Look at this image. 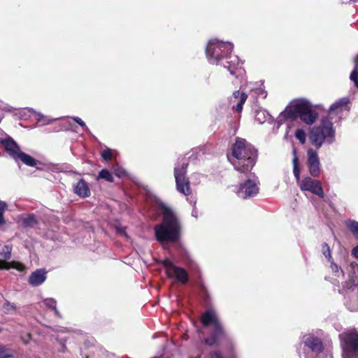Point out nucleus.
<instances>
[{
  "instance_id": "1",
  "label": "nucleus",
  "mask_w": 358,
  "mask_h": 358,
  "mask_svg": "<svg viewBox=\"0 0 358 358\" xmlns=\"http://www.w3.org/2000/svg\"><path fill=\"white\" fill-rule=\"evenodd\" d=\"M233 49L234 45L230 42L210 39L206 48V55L210 64L222 66L238 78L242 73L241 66L238 57L231 54Z\"/></svg>"
},
{
  "instance_id": "2",
  "label": "nucleus",
  "mask_w": 358,
  "mask_h": 358,
  "mask_svg": "<svg viewBox=\"0 0 358 358\" xmlns=\"http://www.w3.org/2000/svg\"><path fill=\"white\" fill-rule=\"evenodd\" d=\"M158 210L162 216V222L154 227L156 240L162 243H175L180 238L181 224L173 210L164 203L159 204Z\"/></svg>"
},
{
  "instance_id": "3",
  "label": "nucleus",
  "mask_w": 358,
  "mask_h": 358,
  "mask_svg": "<svg viewBox=\"0 0 358 358\" xmlns=\"http://www.w3.org/2000/svg\"><path fill=\"white\" fill-rule=\"evenodd\" d=\"M228 160L234 169L241 174H247L256 164L257 150L245 139L236 137Z\"/></svg>"
},
{
  "instance_id": "4",
  "label": "nucleus",
  "mask_w": 358,
  "mask_h": 358,
  "mask_svg": "<svg viewBox=\"0 0 358 358\" xmlns=\"http://www.w3.org/2000/svg\"><path fill=\"white\" fill-rule=\"evenodd\" d=\"M296 352L300 358H333L331 346L313 334L301 337Z\"/></svg>"
},
{
  "instance_id": "5",
  "label": "nucleus",
  "mask_w": 358,
  "mask_h": 358,
  "mask_svg": "<svg viewBox=\"0 0 358 358\" xmlns=\"http://www.w3.org/2000/svg\"><path fill=\"white\" fill-rule=\"evenodd\" d=\"M318 117L317 113L313 108L312 104L307 99L294 100L278 117L281 122L286 120H294L299 118L308 125L313 124Z\"/></svg>"
},
{
  "instance_id": "6",
  "label": "nucleus",
  "mask_w": 358,
  "mask_h": 358,
  "mask_svg": "<svg viewBox=\"0 0 358 358\" xmlns=\"http://www.w3.org/2000/svg\"><path fill=\"white\" fill-rule=\"evenodd\" d=\"M336 131L333 122L328 117H323L318 126L313 127L309 132V141L317 150L324 143L332 144L335 141Z\"/></svg>"
},
{
  "instance_id": "7",
  "label": "nucleus",
  "mask_w": 358,
  "mask_h": 358,
  "mask_svg": "<svg viewBox=\"0 0 358 358\" xmlns=\"http://www.w3.org/2000/svg\"><path fill=\"white\" fill-rule=\"evenodd\" d=\"M343 358H358V331L350 330L339 335Z\"/></svg>"
},
{
  "instance_id": "8",
  "label": "nucleus",
  "mask_w": 358,
  "mask_h": 358,
  "mask_svg": "<svg viewBox=\"0 0 358 358\" xmlns=\"http://www.w3.org/2000/svg\"><path fill=\"white\" fill-rule=\"evenodd\" d=\"M188 165V159L182 157L177 162L174 168V177L177 190L185 195H189L191 192L189 180L186 176Z\"/></svg>"
},
{
  "instance_id": "9",
  "label": "nucleus",
  "mask_w": 358,
  "mask_h": 358,
  "mask_svg": "<svg viewBox=\"0 0 358 358\" xmlns=\"http://www.w3.org/2000/svg\"><path fill=\"white\" fill-rule=\"evenodd\" d=\"M338 292L344 297V303L350 311L358 310V282L349 280L345 282Z\"/></svg>"
},
{
  "instance_id": "10",
  "label": "nucleus",
  "mask_w": 358,
  "mask_h": 358,
  "mask_svg": "<svg viewBox=\"0 0 358 358\" xmlns=\"http://www.w3.org/2000/svg\"><path fill=\"white\" fill-rule=\"evenodd\" d=\"M244 175L248 178L240 185L237 194L240 198L246 199L258 194L259 182L258 177L251 171Z\"/></svg>"
},
{
  "instance_id": "11",
  "label": "nucleus",
  "mask_w": 358,
  "mask_h": 358,
  "mask_svg": "<svg viewBox=\"0 0 358 358\" xmlns=\"http://www.w3.org/2000/svg\"><path fill=\"white\" fill-rule=\"evenodd\" d=\"M164 267L166 273L169 278H173L181 284H186L189 280L187 272L183 268L176 266L170 259H165L161 261Z\"/></svg>"
},
{
  "instance_id": "12",
  "label": "nucleus",
  "mask_w": 358,
  "mask_h": 358,
  "mask_svg": "<svg viewBox=\"0 0 358 358\" xmlns=\"http://www.w3.org/2000/svg\"><path fill=\"white\" fill-rule=\"evenodd\" d=\"M299 187L301 191L310 192L320 198L324 197L322 184L317 180L313 179L310 177H306L301 181Z\"/></svg>"
},
{
  "instance_id": "13",
  "label": "nucleus",
  "mask_w": 358,
  "mask_h": 358,
  "mask_svg": "<svg viewBox=\"0 0 358 358\" xmlns=\"http://www.w3.org/2000/svg\"><path fill=\"white\" fill-rule=\"evenodd\" d=\"M229 337L222 324L213 327L210 336L204 339V343L208 346H218L221 340H226Z\"/></svg>"
},
{
  "instance_id": "14",
  "label": "nucleus",
  "mask_w": 358,
  "mask_h": 358,
  "mask_svg": "<svg viewBox=\"0 0 358 358\" xmlns=\"http://www.w3.org/2000/svg\"><path fill=\"white\" fill-rule=\"evenodd\" d=\"M307 165L313 177H318L321 173V164L316 150L310 148L307 150Z\"/></svg>"
},
{
  "instance_id": "15",
  "label": "nucleus",
  "mask_w": 358,
  "mask_h": 358,
  "mask_svg": "<svg viewBox=\"0 0 358 358\" xmlns=\"http://www.w3.org/2000/svg\"><path fill=\"white\" fill-rule=\"evenodd\" d=\"M329 263L330 264L329 267L331 271V276L327 277L326 279L327 280L329 278V280L332 284L340 287V284L343 285L345 282L344 281V271L340 266L334 262V260Z\"/></svg>"
},
{
  "instance_id": "16",
  "label": "nucleus",
  "mask_w": 358,
  "mask_h": 358,
  "mask_svg": "<svg viewBox=\"0 0 358 358\" xmlns=\"http://www.w3.org/2000/svg\"><path fill=\"white\" fill-rule=\"evenodd\" d=\"M201 322L203 327H208L210 325L215 327L222 324L217 311L212 308L207 309L201 315Z\"/></svg>"
},
{
  "instance_id": "17",
  "label": "nucleus",
  "mask_w": 358,
  "mask_h": 358,
  "mask_svg": "<svg viewBox=\"0 0 358 358\" xmlns=\"http://www.w3.org/2000/svg\"><path fill=\"white\" fill-rule=\"evenodd\" d=\"M0 143L9 155L16 160V156L20 152V148L13 138L6 135L5 138H0Z\"/></svg>"
},
{
  "instance_id": "18",
  "label": "nucleus",
  "mask_w": 358,
  "mask_h": 358,
  "mask_svg": "<svg viewBox=\"0 0 358 358\" xmlns=\"http://www.w3.org/2000/svg\"><path fill=\"white\" fill-rule=\"evenodd\" d=\"M46 278V271L43 268L37 269L29 277V283L34 287H37L43 284Z\"/></svg>"
},
{
  "instance_id": "19",
  "label": "nucleus",
  "mask_w": 358,
  "mask_h": 358,
  "mask_svg": "<svg viewBox=\"0 0 358 358\" xmlns=\"http://www.w3.org/2000/svg\"><path fill=\"white\" fill-rule=\"evenodd\" d=\"M224 341V350L227 354V357L236 358V343L234 341V340L230 336H229Z\"/></svg>"
},
{
  "instance_id": "20",
  "label": "nucleus",
  "mask_w": 358,
  "mask_h": 358,
  "mask_svg": "<svg viewBox=\"0 0 358 358\" xmlns=\"http://www.w3.org/2000/svg\"><path fill=\"white\" fill-rule=\"evenodd\" d=\"M74 192L78 196L84 198L89 196L90 194V191L88 187V185L83 179H80L74 185Z\"/></svg>"
},
{
  "instance_id": "21",
  "label": "nucleus",
  "mask_w": 358,
  "mask_h": 358,
  "mask_svg": "<svg viewBox=\"0 0 358 358\" xmlns=\"http://www.w3.org/2000/svg\"><path fill=\"white\" fill-rule=\"evenodd\" d=\"M20 159L22 163L26 164L27 166L34 167L37 165L38 161L35 159L31 156L26 154L25 152H22L21 150L16 156V162Z\"/></svg>"
},
{
  "instance_id": "22",
  "label": "nucleus",
  "mask_w": 358,
  "mask_h": 358,
  "mask_svg": "<svg viewBox=\"0 0 358 358\" xmlns=\"http://www.w3.org/2000/svg\"><path fill=\"white\" fill-rule=\"evenodd\" d=\"M35 116L36 117L37 123L41 126L51 124L57 120L60 119V117L52 118L49 116H45L38 112L35 113Z\"/></svg>"
},
{
  "instance_id": "23",
  "label": "nucleus",
  "mask_w": 358,
  "mask_h": 358,
  "mask_svg": "<svg viewBox=\"0 0 358 358\" xmlns=\"http://www.w3.org/2000/svg\"><path fill=\"white\" fill-rule=\"evenodd\" d=\"M35 113L36 111L33 108H25L17 110L15 115L17 116L19 119L27 120L32 114L35 115Z\"/></svg>"
},
{
  "instance_id": "24",
  "label": "nucleus",
  "mask_w": 358,
  "mask_h": 358,
  "mask_svg": "<svg viewBox=\"0 0 358 358\" xmlns=\"http://www.w3.org/2000/svg\"><path fill=\"white\" fill-rule=\"evenodd\" d=\"M11 268H14L20 271H22L24 268V266L20 263L14 262H7L6 261L0 260V269L5 268V269L8 270Z\"/></svg>"
},
{
  "instance_id": "25",
  "label": "nucleus",
  "mask_w": 358,
  "mask_h": 358,
  "mask_svg": "<svg viewBox=\"0 0 358 358\" xmlns=\"http://www.w3.org/2000/svg\"><path fill=\"white\" fill-rule=\"evenodd\" d=\"M182 262L189 269H194L196 268V264L192 259L189 253L187 250H184L182 254Z\"/></svg>"
},
{
  "instance_id": "26",
  "label": "nucleus",
  "mask_w": 358,
  "mask_h": 358,
  "mask_svg": "<svg viewBox=\"0 0 358 358\" xmlns=\"http://www.w3.org/2000/svg\"><path fill=\"white\" fill-rule=\"evenodd\" d=\"M346 226L355 238L358 239V222L354 220H349L346 222Z\"/></svg>"
},
{
  "instance_id": "27",
  "label": "nucleus",
  "mask_w": 358,
  "mask_h": 358,
  "mask_svg": "<svg viewBox=\"0 0 358 358\" xmlns=\"http://www.w3.org/2000/svg\"><path fill=\"white\" fill-rule=\"evenodd\" d=\"M37 224L36 217L33 214L28 215L22 219V226L24 227L32 228Z\"/></svg>"
},
{
  "instance_id": "28",
  "label": "nucleus",
  "mask_w": 358,
  "mask_h": 358,
  "mask_svg": "<svg viewBox=\"0 0 358 358\" xmlns=\"http://www.w3.org/2000/svg\"><path fill=\"white\" fill-rule=\"evenodd\" d=\"M294 158L292 160L293 164V173L296 180L299 182L300 180V170L299 167V160L296 156V152L295 150H293Z\"/></svg>"
},
{
  "instance_id": "29",
  "label": "nucleus",
  "mask_w": 358,
  "mask_h": 358,
  "mask_svg": "<svg viewBox=\"0 0 358 358\" xmlns=\"http://www.w3.org/2000/svg\"><path fill=\"white\" fill-rule=\"evenodd\" d=\"M350 78L358 89V55L355 59V68L350 73Z\"/></svg>"
},
{
  "instance_id": "30",
  "label": "nucleus",
  "mask_w": 358,
  "mask_h": 358,
  "mask_svg": "<svg viewBox=\"0 0 358 358\" xmlns=\"http://www.w3.org/2000/svg\"><path fill=\"white\" fill-rule=\"evenodd\" d=\"M2 310L5 314H14L17 312V306L15 303L6 301L2 307Z\"/></svg>"
},
{
  "instance_id": "31",
  "label": "nucleus",
  "mask_w": 358,
  "mask_h": 358,
  "mask_svg": "<svg viewBox=\"0 0 358 358\" xmlns=\"http://www.w3.org/2000/svg\"><path fill=\"white\" fill-rule=\"evenodd\" d=\"M43 303L45 306L52 309L55 311V314L60 317L59 311L57 310V302L55 299L52 298H48L43 300Z\"/></svg>"
},
{
  "instance_id": "32",
  "label": "nucleus",
  "mask_w": 358,
  "mask_h": 358,
  "mask_svg": "<svg viewBox=\"0 0 358 358\" xmlns=\"http://www.w3.org/2000/svg\"><path fill=\"white\" fill-rule=\"evenodd\" d=\"M322 252L323 255L327 258L328 262L334 260L331 256L330 247L327 243H323L322 244Z\"/></svg>"
},
{
  "instance_id": "33",
  "label": "nucleus",
  "mask_w": 358,
  "mask_h": 358,
  "mask_svg": "<svg viewBox=\"0 0 358 358\" xmlns=\"http://www.w3.org/2000/svg\"><path fill=\"white\" fill-rule=\"evenodd\" d=\"M13 351L3 345H0V358H13Z\"/></svg>"
},
{
  "instance_id": "34",
  "label": "nucleus",
  "mask_w": 358,
  "mask_h": 358,
  "mask_svg": "<svg viewBox=\"0 0 358 358\" xmlns=\"http://www.w3.org/2000/svg\"><path fill=\"white\" fill-rule=\"evenodd\" d=\"M12 246L6 245L0 250L1 256L6 260L10 259L11 257Z\"/></svg>"
},
{
  "instance_id": "35",
  "label": "nucleus",
  "mask_w": 358,
  "mask_h": 358,
  "mask_svg": "<svg viewBox=\"0 0 358 358\" xmlns=\"http://www.w3.org/2000/svg\"><path fill=\"white\" fill-rule=\"evenodd\" d=\"M248 98V95L245 92H242L240 96V99L237 104L234 107V109L238 112L241 113L243 110V105L245 102Z\"/></svg>"
},
{
  "instance_id": "36",
  "label": "nucleus",
  "mask_w": 358,
  "mask_h": 358,
  "mask_svg": "<svg viewBox=\"0 0 358 358\" xmlns=\"http://www.w3.org/2000/svg\"><path fill=\"white\" fill-rule=\"evenodd\" d=\"M269 114L265 110H259L257 111L255 120L260 124L264 123L266 121L267 118H268Z\"/></svg>"
},
{
  "instance_id": "37",
  "label": "nucleus",
  "mask_w": 358,
  "mask_h": 358,
  "mask_svg": "<svg viewBox=\"0 0 358 358\" xmlns=\"http://www.w3.org/2000/svg\"><path fill=\"white\" fill-rule=\"evenodd\" d=\"M99 178L104 179L108 182H113V177L111 174V173L107 170V169H102L99 173Z\"/></svg>"
},
{
  "instance_id": "38",
  "label": "nucleus",
  "mask_w": 358,
  "mask_h": 358,
  "mask_svg": "<svg viewBox=\"0 0 358 358\" xmlns=\"http://www.w3.org/2000/svg\"><path fill=\"white\" fill-rule=\"evenodd\" d=\"M295 137L299 141L301 144H304L306 141V134L301 129H297L295 131Z\"/></svg>"
},
{
  "instance_id": "39",
  "label": "nucleus",
  "mask_w": 358,
  "mask_h": 358,
  "mask_svg": "<svg viewBox=\"0 0 358 358\" xmlns=\"http://www.w3.org/2000/svg\"><path fill=\"white\" fill-rule=\"evenodd\" d=\"M71 118L76 122L78 123L80 127H82L83 129L88 133V134H90V130L89 129V128L86 126L85 122L81 119L79 117H77V116H73V117H71Z\"/></svg>"
},
{
  "instance_id": "40",
  "label": "nucleus",
  "mask_w": 358,
  "mask_h": 358,
  "mask_svg": "<svg viewBox=\"0 0 358 358\" xmlns=\"http://www.w3.org/2000/svg\"><path fill=\"white\" fill-rule=\"evenodd\" d=\"M101 156L103 160H110L112 158V150L110 148H106L101 152Z\"/></svg>"
},
{
  "instance_id": "41",
  "label": "nucleus",
  "mask_w": 358,
  "mask_h": 358,
  "mask_svg": "<svg viewBox=\"0 0 358 358\" xmlns=\"http://www.w3.org/2000/svg\"><path fill=\"white\" fill-rule=\"evenodd\" d=\"M336 102L338 105H339V107L341 108L348 104L349 99L348 97H344L336 101Z\"/></svg>"
},
{
  "instance_id": "42",
  "label": "nucleus",
  "mask_w": 358,
  "mask_h": 358,
  "mask_svg": "<svg viewBox=\"0 0 358 358\" xmlns=\"http://www.w3.org/2000/svg\"><path fill=\"white\" fill-rule=\"evenodd\" d=\"M255 93L257 94L259 96H261V97H262L264 99L266 98V96H267L266 91H265L262 88H257L255 90Z\"/></svg>"
},
{
  "instance_id": "43",
  "label": "nucleus",
  "mask_w": 358,
  "mask_h": 358,
  "mask_svg": "<svg viewBox=\"0 0 358 358\" xmlns=\"http://www.w3.org/2000/svg\"><path fill=\"white\" fill-rule=\"evenodd\" d=\"M210 358H224V357L220 351L215 350L210 353Z\"/></svg>"
},
{
  "instance_id": "44",
  "label": "nucleus",
  "mask_w": 358,
  "mask_h": 358,
  "mask_svg": "<svg viewBox=\"0 0 358 358\" xmlns=\"http://www.w3.org/2000/svg\"><path fill=\"white\" fill-rule=\"evenodd\" d=\"M115 174L117 177L120 178V177L125 176L126 171L124 169H123L122 168H118V169H115Z\"/></svg>"
},
{
  "instance_id": "45",
  "label": "nucleus",
  "mask_w": 358,
  "mask_h": 358,
  "mask_svg": "<svg viewBox=\"0 0 358 358\" xmlns=\"http://www.w3.org/2000/svg\"><path fill=\"white\" fill-rule=\"evenodd\" d=\"M338 108H341L339 107V105H338L337 102L336 101L333 104H331V106H330L329 111L334 112L336 110H338Z\"/></svg>"
},
{
  "instance_id": "46",
  "label": "nucleus",
  "mask_w": 358,
  "mask_h": 358,
  "mask_svg": "<svg viewBox=\"0 0 358 358\" xmlns=\"http://www.w3.org/2000/svg\"><path fill=\"white\" fill-rule=\"evenodd\" d=\"M8 205L6 202L0 200V212L4 213L5 210L6 209Z\"/></svg>"
},
{
  "instance_id": "47",
  "label": "nucleus",
  "mask_w": 358,
  "mask_h": 358,
  "mask_svg": "<svg viewBox=\"0 0 358 358\" xmlns=\"http://www.w3.org/2000/svg\"><path fill=\"white\" fill-rule=\"evenodd\" d=\"M352 255L358 259V245L355 246L352 250Z\"/></svg>"
},
{
  "instance_id": "48",
  "label": "nucleus",
  "mask_w": 358,
  "mask_h": 358,
  "mask_svg": "<svg viewBox=\"0 0 358 358\" xmlns=\"http://www.w3.org/2000/svg\"><path fill=\"white\" fill-rule=\"evenodd\" d=\"M3 213L0 212V226L4 224Z\"/></svg>"
},
{
  "instance_id": "49",
  "label": "nucleus",
  "mask_w": 358,
  "mask_h": 358,
  "mask_svg": "<svg viewBox=\"0 0 358 358\" xmlns=\"http://www.w3.org/2000/svg\"><path fill=\"white\" fill-rule=\"evenodd\" d=\"M241 93H240V91L237 90V91H235L233 94L235 98H238L239 96V95L241 96Z\"/></svg>"
},
{
  "instance_id": "50",
  "label": "nucleus",
  "mask_w": 358,
  "mask_h": 358,
  "mask_svg": "<svg viewBox=\"0 0 358 358\" xmlns=\"http://www.w3.org/2000/svg\"><path fill=\"white\" fill-rule=\"evenodd\" d=\"M192 215L194 217H197V210L196 209H194L192 212Z\"/></svg>"
},
{
  "instance_id": "51",
  "label": "nucleus",
  "mask_w": 358,
  "mask_h": 358,
  "mask_svg": "<svg viewBox=\"0 0 358 358\" xmlns=\"http://www.w3.org/2000/svg\"><path fill=\"white\" fill-rule=\"evenodd\" d=\"M202 290L203 292H205L206 294H207V290H206V288L204 287V286H202Z\"/></svg>"
},
{
  "instance_id": "52",
  "label": "nucleus",
  "mask_w": 358,
  "mask_h": 358,
  "mask_svg": "<svg viewBox=\"0 0 358 358\" xmlns=\"http://www.w3.org/2000/svg\"><path fill=\"white\" fill-rule=\"evenodd\" d=\"M351 1H353V2H357L358 0H350Z\"/></svg>"
},
{
  "instance_id": "53",
  "label": "nucleus",
  "mask_w": 358,
  "mask_h": 358,
  "mask_svg": "<svg viewBox=\"0 0 358 358\" xmlns=\"http://www.w3.org/2000/svg\"><path fill=\"white\" fill-rule=\"evenodd\" d=\"M195 358H201L200 355L196 356Z\"/></svg>"
},
{
  "instance_id": "54",
  "label": "nucleus",
  "mask_w": 358,
  "mask_h": 358,
  "mask_svg": "<svg viewBox=\"0 0 358 358\" xmlns=\"http://www.w3.org/2000/svg\"><path fill=\"white\" fill-rule=\"evenodd\" d=\"M1 331V328L0 327V332Z\"/></svg>"
},
{
  "instance_id": "55",
  "label": "nucleus",
  "mask_w": 358,
  "mask_h": 358,
  "mask_svg": "<svg viewBox=\"0 0 358 358\" xmlns=\"http://www.w3.org/2000/svg\"><path fill=\"white\" fill-rule=\"evenodd\" d=\"M87 358H88V357H87Z\"/></svg>"
}]
</instances>
